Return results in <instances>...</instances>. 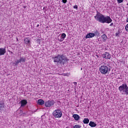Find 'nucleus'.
Instances as JSON below:
<instances>
[{
	"instance_id": "nucleus-8",
	"label": "nucleus",
	"mask_w": 128,
	"mask_h": 128,
	"mask_svg": "<svg viewBox=\"0 0 128 128\" xmlns=\"http://www.w3.org/2000/svg\"><path fill=\"white\" fill-rule=\"evenodd\" d=\"M66 34L64 33H62L61 35L60 39V38H58V40L60 42H62L63 40H64V38H66Z\"/></svg>"
},
{
	"instance_id": "nucleus-22",
	"label": "nucleus",
	"mask_w": 128,
	"mask_h": 128,
	"mask_svg": "<svg viewBox=\"0 0 128 128\" xmlns=\"http://www.w3.org/2000/svg\"><path fill=\"white\" fill-rule=\"evenodd\" d=\"M117 2L118 4H122V2H123L124 0H117Z\"/></svg>"
},
{
	"instance_id": "nucleus-27",
	"label": "nucleus",
	"mask_w": 128,
	"mask_h": 128,
	"mask_svg": "<svg viewBox=\"0 0 128 128\" xmlns=\"http://www.w3.org/2000/svg\"><path fill=\"white\" fill-rule=\"evenodd\" d=\"M118 34H119L118 32H116V36H118Z\"/></svg>"
},
{
	"instance_id": "nucleus-31",
	"label": "nucleus",
	"mask_w": 128,
	"mask_h": 128,
	"mask_svg": "<svg viewBox=\"0 0 128 128\" xmlns=\"http://www.w3.org/2000/svg\"><path fill=\"white\" fill-rule=\"evenodd\" d=\"M10 53H11V54H12V52H11Z\"/></svg>"
},
{
	"instance_id": "nucleus-7",
	"label": "nucleus",
	"mask_w": 128,
	"mask_h": 128,
	"mask_svg": "<svg viewBox=\"0 0 128 128\" xmlns=\"http://www.w3.org/2000/svg\"><path fill=\"white\" fill-rule=\"evenodd\" d=\"M102 56L104 58L110 60V54L108 52H105L102 55Z\"/></svg>"
},
{
	"instance_id": "nucleus-5",
	"label": "nucleus",
	"mask_w": 128,
	"mask_h": 128,
	"mask_svg": "<svg viewBox=\"0 0 128 128\" xmlns=\"http://www.w3.org/2000/svg\"><path fill=\"white\" fill-rule=\"evenodd\" d=\"M52 115L54 116V118H62V113L60 110H56L52 112Z\"/></svg>"
},
{
	"instance_id": "nucleus-4",
	"label": "nucleus",
	"mask_w": 128,
	"mask_h": 128,
	"mask_svg": "<svg viewBox=\"0 0 128 128\" xmlns=\"http://www.w3.org/2000/svg\"><path fill=\"white\" fill-rule=\"evenodd\" d=\"M100 71L102 74H106L108 72H110V68L108 66H102L100 68Z\"/></svg>"
},
{
	"instance_id": "nucleus-23",
	"label": "nucleus",
	"mask_w": 128,
	"mask_h": 128,
	"mask_svg": "<svg viewBox=\"0 0 128 128\" xmlns=\"http://www.w3.org/2000/svg\"><path fill=\"white\" fill-rule=\"evenodd\" d=\"M20 60H18L16 62V65L18 66V64H20Z\"/></svg>"
},
{
	"instance_id": "nucleus-26",
	"label": "nucleus",
	"mask_w": 128,
	"mask_h": 128,
	"mask_svg": "<svg viewBox=\"0 0 128 128\" xmlns=\"http://www.w3.org/2000/svg\"><path fill=\"white\" fill-rule=\"evenodd\" d=\"M114 26V23H111L110 25V26Z\"/></svg>"
},
{
	"instance_id": "nucleus-6",
	"label": "nucleus",
	"mask_w": 128,
	"mask_h": 128,
	"mask_svg": "<svg viewBox=\"0 0 128 128\" xmlns=\"http://www.w3.org/2000/svg\"><path fill=\"white\" fill-rule=\"evenodd\" d=\"M54 100H48L46 101L44 103V106L46 108H50V106H52L54 104Z\"/></svg>"
},
{
	"instance_id": "nucleus-15",
	"label": "nucleus",
	"mask_w": 128,
	"mask_h": 128,
	"mask_svg": "<svg viewBox=\"0 0 128 128\" xmlns=\"http://www.w3.org/2000/svg\"><path fill=\"white\" fill-rule=\"evenodd\" d=\"M45 104L44 101L42 99L38 100V104H40V106H42V104Z\"/></svg>"
},
{
	"instance_id": "nucleus-17",
	"label": "nucleus",
	"mask_w": 128,
	"mask_h": 128,
	"mask_svg": "<svg viewBox=\"0 0 128 128\" xmlns=\"http://www.w3.org/2000/svg\"><path fill=\"white\" fill-rule=\"evenodd\" d=\"M73 118H74L76 120H80V116L76 114H74L73 115Z\"/></svg>"
},
{
	"instance_id": "nucleus-30",
	"label": "nucleus",
	"mask_w": 128,
	"mask_h": 128,
	"mask_svg": "<svg viewBox=\"0 0 128 128\" xmlns=\"http://www.w3.org/2000/svg\"><path fill=\"white\" fill-rule=\"evenodd\" d=\"M77 84L76 82H74V84Z\"/></svg>"
},
{
	"instance_id": "nucleus-20",
	"label": "nucleus",
	"mask_w": 128,
	"mask_h": 128,
	"mask_svg": "<svg viewBox=\"0 0 128 128\" xmlns=\"http://www.w3.org/2000/svg\"><path fill=\"white\" fill-rule=\"evenodd\" d=\"M93 34L94 35V36H98L100 35V32H98V31L96 30V31L94 32V33H93Z\"/></svg>"
},
{
	"instance_id": "nucleus-21",
	"label": "nucleus",
	"mask_w": 128,
	"mask_h": 128,
	"mask_svg": "<svg viewBox=\"0 0 128 128\" xmlns=\"http://www.w3.org/2000/svg\"><path fill=\"white\" fill-rule=\"evenodd\" d=\"M82 128V126L79 125H75L73 126V128Z\"/></svg>"
},
{
	"instance_id": "nucleus-9",
	"label": "nucleus",
	"mask_w": 128,
	"mask_h": 128,
	"mask_svg": "<svg viewBox=\"0 0 128 128\" xmlns=\"http://www.w3.org/2000/svg\"><path fill=\"white\" fill-rule=\"evenodd\" d=\"M6 52V48H0V56H4Z\"/></svg>"
},
{
	"instance_id": "nucleus-3",
	"label": "nucleus",
	"mask_w": 128,
	"mask_h": 128,
	"mask_svg": "<svg viewBox=\"0 0 128 128\" xmlns=\"http://www.w3.org/2000/svg\"><path fill=\"white\" fill-rule=\"evenodd\" d=\"M118 90L122 94H128V86L126 84H123L120 86Z\"/></svg>"
},
{
	"instance_id": "nucleus-24",
	"label": "nucleus",
	"mask_w": 128,
	"mask_h": 128,
	"mask_svg": "<svg viewBox=\"0 0 128 128\" xmlns=\"http://www.w3.org/2000/svg\"><path fill=\"white\" fill-rule=\"evenodd\" d=\"M68 2V0H62V2L63 4H66V2Z\"/></svg>"
},
{
	"instance_id": "nucleus-16",
	"label": "nucleus",
	"mask_w": 128,
	"mask_h": 128,
	"mask_svg": "<svg viewBox=\"0 0 128 128\" xmlns=\"http://www.w3.org/2000/svg\"><path fill=\"white\" fill-rule=\"evenodd\" d=\"M101 38H102L103 42H106V40H108V36L105 34H102V36Z\"/></svg>"
},
{
	"instance_id": "nucleus-19",
	"label": "nucleus",
	"mask_w": 128,
	"mask_h": 128,
	"mask_svg": "<svg viewBox=\"0 0 128 128\" xmlns=\"http://www.w3.org/2000/svg\"><path fill=\"white\" fill-rule=\"evenodd\" d=\"M26 60L25 58L20 57L19 60H20V62H26Z\"/></svg>"
},
{
	"instance_id": "nucleus-2",
	"label": "nucleus",
	"mask_w": 128,
	"mask_h": 128,
	"mask_svg": "<svg viewBox=\"0 0 128 128\" xmlns=\"http://www.w3.org/2000/svg\"><path fill=\"white\" fill-rule=\"evenodd\" d=\"M54 62L64 64L68 62V58L64 54H58L57 56L53 58Z\"/></svg>"
},
{
	"instance_id": "nucleus-10",
	"label": "nucleus",
	"mask_w": 128,
	"mask_h": 128,
	"mask_svg": "<svg viewBox=\"0 0 128 128\" xmlns=\"http://www.w3.org/2000/svg\"><path fill=\"white\" fill-rule=\"evenodd\" d=\"M94 36V33H89L87 34L86 36V38H90Z\"/></svg>"
},
{
	"instance_id": "nucleus-13",
	"label": "nucleus",
	"mask_w": 128,
	"mask_h": 128,
	"mask_svg": "<svg viewBox=\"0 0 128 128\" xmlns=\"http://www.w3.org/2000/svg\"><path fill=\"white\" fill-rule=\"evenodd\" d=\"M21 103V106H24L26 105V104H28V101L26 100H22L20 102Z\"/></svg>"
},
{
	"instance_id": "nucleus-29",
	"label": "nucleus",
	"mask_w": 128,
	"mask_h": 128,
	"mask_svg": "<svg viewBox=\"0 0 128 128\" xmlns=\"http://www.w3.org/2000/svg\"><path fill=\"white\" fill-rule=\"evenodd\" d=\"M126 22H128V18H127V20H126Z\"/></svg>"
},
{
	"instance_id": "nucleus-1",
	"label": "nucleus",
	"mask_w": 128,
	"mask_h": 128,
	"mask_svg": "<svg viewBox=\"0 0 128 128\" xmlns=\"http://www.w3.org/2000/svg\"><path fill=\"white\" fill-rule=\"evenodd\" d=\"M94 18L97 22H101V24H110L112 22V20L110 16H104L98 12H97L96 16H94Z\"/></svg>"
},
{
	"instance_id": "nucleus-11",
	"label": "nucleus",
	"mask_w": 128,
	"mask_h": 128,
	"mask_svg": "<svg viewBox=\"0 0 128 128\" xmlns=\"http://www.w3.org/2000/svg\"><path fill=\"white\" fill-rule=\"evenodd\" d=\"M4 108V102L2 101H0V110H2Z\"/></svg>"
},
{
	"instance_id": "nucleus-18",
	"label": "nucleus",
	"mask_w": 128,
	"mask_h": 128,
	"mask_svg": "<svg viewBox=\"0 0 128 128\" xmlns=\"http://www.w3.org/2000/svg\"><path fill=\"white\" fill-rule=\"evenodd\" d=\"M83 122L84 124H88L90 122V120H88V118H84L83 120Z\"/></svg>"
},
{
	"instance_id": "nucleus-25",
	"label": "nucleus",
	"mask_w": 128,
	"mask_h": 128,
	"mask_svg": "<svg viewBox=\"0 0 128 128\" xmlns=\"http://www.w3.org/2000/svg\"><path fill=\"white\" fill-rule=\"evenodd\" d=\"M74 8H78V6L76 5L74 6Z\"/></svg>"
},
{
	"instance_id": "nucleus-28",
	"label": "nucleus",
	"mask_w": 128,
	"mask_h": 128,
	"mask_svg": "<svg viewBox=\"0 0 128 128\" xmlns=\"http://www.w3.org/2000/svg\"><path fill=\"white\" fill-rule=\"evenodd\" d=\"M37 26V28H38V26H40V24H38L37 26Z\"/></svg>"
},
{
	"instance_id": "nucleus-14",
	"label": "nucleus",
	"mask_w": 128,
	"mask_h": 128,
	"mask_svg": "<svg viewBox=\"0 0 128 128\" xmlns=\"http://www.w3.org/2000/svg\"><path fill=\"white\" fill-rule=\"evenodd\" d=\"M24 42L26 44H28L30 42V38H26L24 40Z\"/></svg>"
},
{
	"instance_id": "nucleus-12",
	"label": "nucleus",
	"mask_w": 128,
	"mask_h": 128,
	"mask_svg": "<svg viewBox=\"0 0 128 128\" xmlns=\"http://www.w3.org/2000/svg\"><path fill=\"white\" fill-rule=\"evenodd\" d=\"M89 126H91V128H96V124L92 121H90L89 123Z\"/></svg>"
}]
</instances>
